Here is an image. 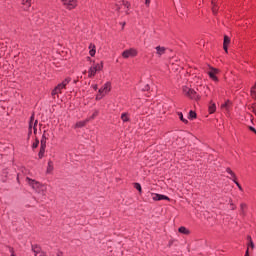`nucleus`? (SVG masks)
Wrapping results in <instances>:
<instances>
[{"instance_id":"f257e3e1","label":"nucleus","mask_w":256,"mask_h":256,"mask_svg":"<svg viewBox=\"0 0 256 256\" xmlns=\"http://www.w3.org/2000/svg\"><path fill=\"white\" fill-rule=\"evenodd\" d=\"M26 182L36 193L40 195L41 200L45 199V197L47 196V186L29 177H26Z\"/></svg>"},{"instance_id":"f03ea898","label":"nucleus","mask_w":256,"mask_h":256,"mask_svg":"<svg viewBox=\"0 0 256 256\" xmlns=\"http://www.w3.org/2000/svg\"><path fill=\"white\" fill-rule=\"evenodd\" d=\"M102 69H103V62L94 64L88 70V77L92 79V77H95V75H97V72L101 71Z\"/></svg>"},{"instance_id":"7ed1b4c3","label":"nucleus","mask_w":256,"mask_h":256,"mask_svg":"<svg viewBox=\"0 0 256 256\" xmlns=\"http://www.w3.org/2000/svg\"><path fill=\"white\" fill-rule=\"evenodd\" d=\"M182 91L186 97H189V99H195L196 101L200 99L199 95H197V92L187 86H184Z\"/></svg>"},{"instance_id":"20e7f679","label":"nucleus","mask_w":256,"mask_h":256,"mask_svg":"<svg viewBox=\"0 0 256 256\" xmlns=\"http://www.w3.org/2000/svg\"><path fill=\"white\" fill-rule=\"evenodd\" d=\"M37 120H35V116H31L30 123H29V135L31 133H34V135H37Z\"/></svg>"},{"instance_id":"39448f33","label":"nucleus","mask_w":256,"mask_h":256,"mask_svg":"<svg viewBox=\"0 0 256 256\" xmlns=\"http://www.w3.org/2000/svg\"><path fill=\"white\" fill-rule=\"evenodd\" d=\"M137 49L135 48H130L128 50H125L123 53H122V57L124 59H129V57H137Z\"/></svg>"},{"instance_id":"423d86ee","label":"nucleus","mask_w":256,"mask_h":256,"mask_svg":"<svg viewBox=\"0 0 256 256\" xmlns=\"http://www.w3.org/2000/svg\"><path fill=\"white\" fill-rule=\"evenodd\" d=\"M151 197L153 201H169V198L163 194L152 193Z\"/></svg>"},{"instance_id":"0eeeda50","label":"nucleus","mask_w":256,"mask_h":256,"mask_svg":"<svg viewBox=\"0 0 256 256\" xmlns=\"http://www.w3.org/2000/svg\"><path fill=\"white\" fill-rule=\"evenodd\" d=\"M63 5L67 7V9H75L77 6V1L75 0H61Z\"/></svg>"},{"instance_id":"6e6552de","label":"nucleus","mask_w":256,"mask_h":256,"mask_svg":"<svg viewBox=\"0 0 256 256\" xmlns=\"http://www.w3.org/2000/svg\"><path fill=\"white\" fill-rule=\"evenodd\" d=\"M111 91V83L107 82L104 84L102 88L99 89V93H102L103 95H107Z\"/></svg>"},{"instance_id":"1a4fd4ad","label":"nucleus","mask_w":256,"mask_h":256,"mask_svg":"<svg viewBox=\"0 0 256 256\" xmlns=\"http://www.w3.org/2000/svg\"><path fill=\"white\" fill-rule=\"evenodd\" d=\"M32 251L34 252L35 256H47V254L41 251V248L38 246H32Z\"/></svg>"},{"instance_id":"9d476101","label":"nucleus","mask_w":256,"mask_h":256,"mask_svg":"<svg viewBox=\"0 0 256 256\" xmlns=\"http://www.w3.org/2000/svg\"><path fill=\"white\" fill-rule=\"evenodd\" d=\"M63 89H65L64 86L62 84H58L52 91V96L59 95Z\"/></svg>"},{"instance_id":"9b49d317","label":"nucleus","mask_w":256,"mask_h":256,"mask_svg":"<svg viewBox=\"0 0 256 256\" xmlns=\"http://www.w3.org/2000/svg\"><path fill=\"white\" fill-rule=\"evenodd\" d=\"M167 51V48L162 47V46H157L156 47V55H158V57H161L162 55H165V52Z\"/></svg>"},{"instance_id":"f8f14e48","label":"nucleus","mask_w":256,"mask_h":256,"mask_svg":"<svg viewBox=\"0 0 256 256\" xmlns=\"http://www.w3.org/2000/svg\"><path fill=\"white\" fill-rule=\"evenodd\" d=\"M208 75L210 77V79H212L213 81H218L217 79V69H211L209 72H208Z\"/></svg>"},{"instance_id":"ddd939ff","label":"nucleus","mask_w":256,"mask_h":256,"mask_svg":"<svg viewBox=\"0 0 256 256\" xmlns=\"http://www.w3.org/2000/svg\"><path fill=\"white\" fill-rule=\"evenodd\" d=\"M208 111L211 114L215 113V111H217V106L215 105V103L210 102L209 106H208Z\"/></svg>"},{"instance_id":"4468645a","label":"nucleus","mask_w":256,"mask_h":256,"mask_svg":"<svg viewBox=\"0 0 256 256\" xmlns=\"http://www.w3.org/2000/svg\"><path fill=\"white\" fill-rule=\"evenodd\" d=\"M89 55L91 57H95V53H97V50H95V44H90L89 45Z\"/></svg>"},{"instance_id":"2eb2a0df","label":"nucleus","mask_w":256,"mask_h":256,"mask_svg":"<svg viewBox=\"0 0 256 256\" xmlns=\"http://www.w3.org/2000/svg\"><path fill=\"white\" fill-rule=\"evenodd\" d=\"M40 147H47V137L45 136V134H43L41 141H40Z\"/></svg>"},{"instance_id":"dca6fc26","label":"nucleus","mask_w":256,"mask_h":256,"mask_svg":"<svg viewBox=\"0 0 256 256\" xmlns=\"http://www.w3.org/2000/svg\"><path fill=\"white\" fill-rule=\"evenodd\" d=\"M248 241L249 243L247 249H255V244L253 243V239H251V236H248Z\"/></svg>"},{"instance_id":"f3484780","label":"nucleus","mask_w":256,"mask_h":256,"mask_svg":"<svg viewBox=\"0 0 256 256\" xmlns=\"http://www.w3.org/2000/svg\"><path fill=\"white\" fill-rule=\"evenodd\" d=\"M22 5H24V9H29L31 7V0H22Z\"/></svg>"},{"instance_id":"a211bd4d","label":"nucleus","mask_w":256,"mask_h":256,"mask_svg":"<svg viewBox=\"0 0 256 256\" xmlns=\"http://www.w3.org/2000/svg\"><path fill=\"white\" fill-rule=\"evenodd\" d=\"M121 119L123 123H127L129 121V114L128 113H122Z\"/></svg>"},{"instance_id":"6ab92c4d","label":"nucleus","mask_w":256,"mask_h":256,"mask_svg":"<svg viewBox=\"0 0 256 256\" xmlns=\"http://www.w3.org/2000/svg\"><path fill=\"white\" fill-rule=\"evenodd\" d=\"M45 147L40 146V151L38 153L39 159H43V156L45 155Z\"/></svg>"},{"instance_id":"aec40b11","label":"nucleus","mask_w":256,"mask_h":256,"mask_svg":"<svg viewBox=\"0 0 256 256\" xmlns=\"http://www.w3.org/2000/svg\"><path fill=\"white\" fill-rule=\"evenodd\" d=\"M53 172V161H48V166H47V173H52Z\"/></svg>"},{"instance_id":"412c9836","label":"nucleus","mask_w":256,"mask_h":256,"mask_svg":"<svg viewBox=\"0 0 256 256\" xmlns=\"http://www.w3.org/2000/svg\"><path fill=\"white\" fill-rule=\"evenodd\" d=\"M226 171L229 173V175H231L233 181H235V179H237L235 172L232 171L231 168H227Z\"/></svg>"},{"instance_id":"4be33fe9","label":"nucleus","mask_w":256,"mask_h":256,"mask_svg":"<svg viewBox=\"0 0 256 256\" xmlns=\"http://www.w3.org/2000/svg\"><path fill=\"white\" fill-rule=\"evenodd\" d=\"M230 43H231V38H229V36L225 35V36H224L223 45H226V46L229 47Z\"/></svg>"},{"instance_id":"5701e85b","label":"nucleus","mask_w":256,"mask_h":256,"mask_svg":"<svg viewBox=\"0 0 256 256\" xmlns=\"http://www.w3.org/2000/svg\"><path fill=\"white\" fill-rule=\"evenodd\" d=\"M251 97L252 99H256V82L254 86L251 88Z\"/></svg>"},{"instance_id":"b1692460","label":"nucleus","mask_w":256,"mask_h":256,"mask_svg":"<svg viewBox=\"0 0 256 256\" xmlns=\"http://www.w3.org/2000/svg\"><path fill=\"white\" fill-rule=\"evenodd\" d=\"M178 231H179V233H183V235H189V231L187 230V228H185V227H180L179 229H178Z\"/></svg>"},{"instance_id":"393cba45","label":"nucleus","mask_w":256,"mask_h":256,"mask_svg":"<svg viewBox=\"0 0 256 256\" xmlns=\"http://www.w3.org/2000/svg\"><path fill=\"white\" fill-rule=\"evenodd\" d=\"M212 5V13H214V15H217L218 8L217 5H215V0H212Z\"/></svg>"},{"instance_id":"a878e982","label":"nucleus","mask_w":256,"mask_h":256,"mask_svg":"<svg viewBox=\"0 0 256 256\" xmlns=\"http://www.w3.org/2000/svg\"><path fill=\"white\" fill-rule=\"evenodd\" d=\"M70 82H71V78H66L62 83H60V85H63L65 89V87H67V85H69Z\"/></svg>"},{"instance_id":"bb28decb","label":"nucleus","mask_w":256,"mask_h":256,"mask_svg":"<svg viewBox=\"0 0 256 256\" xmlns=\"http://www.w3.org/2000/svg\"><path fill=\"white\" fill-rule=\"evenodd\" d=\"M178 117H179L180 121H182L183 123H185V124L189 123V121L187 119L183 118V113L179 112Z\"/></svg>"},{"instance_id":"cd10ccee","label":"nucleus","mask_w":256,"mask_h":256,"mask_svg":"<svg viewBox=\"0 0 256 256\" xmlns=\"http://www.w3.org/2000/svg\"><path fill=\"white\" fill-rule=\"evenodd\" d=\"M86 124H87V120L79 121V122L76 123V127H79V128L85 127Z\"/></svg>"},{"instance_id":"c85d7f7f","label":"nucleus","mask_w":256,"mask_h":256,"mask_svg":"<svg viewBox=\"0 0 256 256\" xmlns=\"http://www.w3.org/2000/svg\"><path fill=\"white\" fill-rule=\"evenodd\" d=\"M231 105V102L227 101L224 104H222V109H225L226 111H229V106Z\"/></svg>"},{"instance_id":"c756f323","label":"nucleus","mask_w":256,"mask_h":256,"mask_svg":"<svg viewBox=\"0 0 256 256\" xmlns=\"http://www.w3.org/2000/svg\"><path fill=\"white\" fill-rule=\"evenodd\" d=\"M197 118V113H195L193 110L189 112V119H196Z\"/></svg>"},{"instance_id":"7c9ffc66","label":"nucleus","mask_w":256,"mask_h":256,"mask_svg":"<svg viewBox=\"0 0 256 256\" xmlns=\"http://www.w3.org/2000/svg\"><path fill=\"white\" fill-rule=\"evenodd\" d=\"M105 97V94H102V93H99L98 92V94H97V96H96V100L97 101H101V99H103Z\"/></svg>"},{"instance_id":"2f4dec72","label":"nucleus","mask_w":256,"mask_h":256,"mask_svg":"<svg viewBox=\"0 0 256 256\" xmlns=\"http://www.w3.org/2000/svg\"><path fill=\"white\" fill-rule=\"evenodd\" d=\"M39 147V139H36V141L32 145V149H37Z\"/></svg>"},{"instance_id":"473e14b6","label":"nucleus","mask_w":256,"mask_h":256,"mask_svg":"<svg viewBox=\"0 0 256 256\" xmlns=\"http://www.w3.org/2000/svg\"><path fill=\"white\" fill-rule=\"evenodd\" d=\"M240 207H241L242 214H244L245 209H247V204H241Z\"/></svg>"},{"instance_id":"72a5a7b5","label":"nucleus","mask_w":256,"mask_h":256,"mask_svg":"<svg viewBox=\"0 0 256 256\" xmlns=\"http://www.w3.org/2000/svg\"><path fill=\"white\" fill-rule=\"evenodd\" d=\"M122 5H124L126 7V9H129V7H131V4H129V2H122Z\"/></svg>"},{"instance_id":"f704fd0d","label":"nucleus","mask_w":256,"mask_h":256,"mask_svg":"<svg viewBox=\"0 0 256 256\" xmlns=\"http://www.w3.org/2000/svg\"><path fill=\"white\" fill-rule=\"evenodd\" d=\"M150 89H151V87L149 86V84H147V85L144 86L142 91H149Z\"/></svg>"},{"instance_id":"c9c22d12","label":"nucleus","mask_w":256,"mask_h":256,"mask_svg":"<svg viewBox=\"0 0 256 256\" xmlns=\"http://www.w3.org/2000/svg\"><path fill=\"white\" fill-rule=\"evenodd\" d=\"M135 189H137V191H140V192H141V184L136 183V184H135Z\"/></svg>"},{"instance_id":"e433bc0d","label":"nucleus","mask_w":256,"mask_h":256,"mask_svg":"<svg viewBox=\"0 0 256 256\" xmlns=\"http://www.w3.org/2000/svg\"><path fill=\"white\" fill-rule=\"evenodd\" d=\"M234 183L237 185V187L240 189V191L243 189L241 187V184H239V182H237V179H235Z\"/></svg>"},{"instance_id":"4c0bfd02","label":"nucleus","mask_w":256,"mask_h":256,"mask_svg":"<svg viewBox=\"0 0 256 256\" xmlns=\"http://www.w3.org/2000/svg\"><path fill=\"white\" fill-rule=\"evenodd\" d=\"M228 47H229V46H227V45L223 44V49H224L225 53H229V51H228Z\"/></svg>"},{"instance_id":"58836bf2","label":"nucleus","mask_w":256,"mask_h":256,"mask_svg":"<svg viewBox=\"0 0 256 256\" xmlns=\"http://www.w3.org/2000/svg\"><path fill=\"white\" fill-rule=\"evenodd\" d=\"M151 4V0H145V5L149 6Z\"/></svg>"},{"instance_id":"ea45409f","label":"nucleus","mask_w":256,"mask_h":256,"mask_svg":"<svg viewBox=\"0 0 256 256\" xmlns=\"http://www.w3.org/2000/svg\"><path fill=\"white\" fill-rule=\"evenodd\" d=\"M92 87L94 91H97V84L93 85Z\"/></svg>"},{"instance_id":"a19ab883","label":"nucleus","mask_w":256,"mask_h":256,"mask_svg":"<svg viewBox=\"0 0 256 256\" xmlns=\"http://www.w3.org/2000/svg\"><path fill=\"white\" fill-rule=\"evenodd\" d=\"M244 256H249V248H247L246 253Z\"/></svg>"},{"instance_id":"79ce46f5","label":"nucleus","mask_w":256,"mask_h":256,"mask_svg":"<svg viewBox=\"0 0 256 256\" xmlns=\"http://www.w3.org/2000/svg\"><path fill=\"white\" fill-rule=\"evenodd\" d=\"M56 256H63V252H58Z\"/></svg>"},{"instance_id":"37998d69","label":"nucleus","mask_w":256,"mask_h":256,"mask_svg":"<svg viewBox=\"0 0 256 256\" xmlns=\"http://www.w3.org/2000/svg\"><path fill=\"white\" fill-rule=\"evenodd\" d=\"M120 7L119 5H116V11H119Z\"/></svg>"},{"instance_id":"c03bdc74","label":"nucleus","mask_w":256,"mask_h":256,"mask_svg":"<svg viewBox=\"0 0 256 256\" xmlns=\"http://www.w3.org/2000/svg\"><path fill=\"white\" fill-rule=\"evenodd\" d=\"M83 74L86 75V74H87V70H85V71L83 72Z\"/></svg>"}]
</instances>
